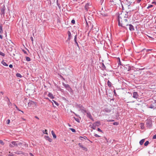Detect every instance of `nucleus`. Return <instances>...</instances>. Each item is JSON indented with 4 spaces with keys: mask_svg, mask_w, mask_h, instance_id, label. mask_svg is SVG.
Returning <instances> with one entry per match:
<instances>
[{
    "mask_svg": "<svg viewBox=\"0 0 156 156\" xmlns=\"http://www.w3.org/2000/svg\"><path fill=\"white\" fill-rule=\"evenodd\" d=\"M117 20L119 26L123 27L125 29H126V26H127L128 25L127 19L124 18V19H122V17L120 16H119Z\"/></svg>",
    "mask_w": 156,
    "mask_h": 156,
    "instance_id": "f257e3e1",
    "label": "nucleus"
},
{
    "mask_svg": "<svg viewBox=\"0 0 156 156\" xmlns=\"http://www.w3.org/2000/svg\"><path fill=\"white\" fill-rule=\"evenodd\" d=\"M86 28L87 30H88L90 27L91 30L93 28V25L90 22H89L88 23L87 21H86Z\"/></svg>",
    "mask_w": 156,
    "mask_h": 156,
    "instance_id": "f03ea898",
    "label": "nucleus"
},
{
    "mask_svg": "<svg viewBox=\"0 0 156 156\" xmlns=\"http://www.w3.org/2000/svg\"><path fill=\"white\" fill-rule=\"evenodd\" d=\"M146 124L147 127L149 128H151L152 126V121L150 119L147 120Z\"/></svg>",
    "mask_w": 156,
    "mask_h": 156,
    "instance_id": "7ed1b4c3",
    "label": "nucleus"
},
{
    "mask_svg": "<svg viewBox=\"0 0 156 156\" xmlns=\"http://www.w3.org/2000/svg\"><path fill=\"white\" fill-rule=\"evenodd\" d=\"M149 108L154 109L156 108V100L150 105Z\"/></svg>",
    "mask_w": 156,
    "mask_h": 156,
    "instance_id": "20e7f679",
    "label": "nucleus"
},
{
    "mask_svg": "<svg viewBox=\"0 0 156 156\" xmlns=\"http://www.w3.org/2000/svg\"><path fill=\"white\" fill-rule=\"evenodd\" d=\"M18 144L16 141H12L9 144V146L10 147H13L15 146H17Z\"/></svg>",
    "mask_w": 156,
    "mask_h": 156,
    "instance_id": "39448f33",
    "label": "nucleus"
},
{
    "mask_svg": "<svg viewBox=\"0 0 156 156\" xmlns=\"http://www.w3.org/2000/svg\"><path fill=\"white\" fill-rule=\"evenodd\" d=\"M138 93L136 92H134L133 93V97L137 99L138 97Z\"/></svg>",
    "mask_w": 156,
    "mask_h": 156,
    "instance_id": "423d86ee",
    "label": "nucleus"
},
{
    "mask_svg": "<svg viewBox=\"0 0 156 156\" xmlns=\"http://www.w3.org/2000/svg\"><path fill=\"white\" fill-rule=\"evenodd\" d=\"M128 26H129V29L130 30L132 31L134 30V27L132 24H128Z\"/></svg>",
    "mask_w": 156,
    "mask_h": 156,
    "instance_id": "0eeeda50",
    "label": "nucleus"
},
{
    "mask_svg": "<svg viewBox=\"0 0 156 156\" xmlns=\"http://www.w3.org/2000/svg\"><path fill=\"white\" fill-rule=\"evenodd\" d=\"M87 113V117L89 118L90 119H92V120L93 118L90 113V112H87V113Z\"/></svg>",
    "mask_w": 156,
    "mask_h": 156,
    "instance_id": "6e6552de",
    "label": "nucleus"
},
{
    "mask_svg": "<svg viewBox=\"0 0 156 156\" xmlns=\"http://www.w3.org/2000/svg\"><path fill=\"white\" fill-rule=\"evenodd\" d=\"M80 110L83 114H84L87 113V111L85 110V108L84 107L80 109Z\"/></svg>",
    "mask_w": 156,
    "mask_h": 156,
    "instance_id": "1a4fd4ad",
    "label": "nucleus"
},
{
    "mask_svg": "<svg viewBox=\"0 0 156 156\" xmlns=\"http://www.w3.org/2000/svg\"><path fill=\"white\" fill-rule=\"evenodd\" d=\"M46 140H48L49 142H51L52 141V140L48 136H44Z\"/></svg>",
    "mask_w": 156,
    "mask_h": 156,
    "instance_id": "9d476101",
    "label": "nucleus"
},
{
    "mask_svg": "<svg viewBox=\"0 0 156 156\" xmlns=\"http://www.w3.org/2000/svg\"><path fill=\"white\" fill-rule=\"evenodd\" d=\"M48 96L51 99H53L54 98V97L51 93H49L48 95Z\"/></svg>",
    "mask_w": 156,
    "mask_h": 156,
    "instance_id": "9b49d317",
    "label": "nucleus"
},
{
    "mask_svg": "<svg viewBox=\"0 0 156 156\" xmlns=\"http://www.w3.org/2000/svg\"><path fill=\"white\" fill-rule=\"evenodd\" d=\"M103 111L109 113L111 112V110L110 109H108V108H105Z\"/></svg>",
    "mask_w": 156,
    "mask_h": 156,
    "instance_id": "f8f14e48",
    "label": "nucleus"
},
{
    "mask_svg": "<svg viewBox=\"0 0 156 156\" xmlns=\"http://www.w3.org/2000/svg\"><path fill=\"white\" fill-rule=\"evenodd\" d=\"M128 12H126L125 15L124 16V18L126 19L127 18H129V15L128 14Z\"/></svg>",
    "mask_w": 156,
    "mask_h": 156,
    "instance_id": "ddd939ff",
    "label": "nucleus"
},
{
    "mask_svg": "<svg viewBox=\"0 0 156 156\" xmlns=\"http://www.w3.org/2000/svg\"><path fill=\"white\" fill-rule=\"evenodd\" d=\"M1 12L2 14L4 15L5 14V7H2L1 8Z\"/></svg>",
    "mask_w": 156,
    "mask_h": 156,
    "instance_id": "4468645a",
    "label": "nucleus"
},
{
    "mask_svg": "<svg viewBox=\"0 0 156 156\" xmlns=\"http://www.w3.org/2000/svg\"><path fill=\"white\" fill-rule=\"evenodd\" d=\"M62 85L65 87L66 89L70 87V86L69 84H66L63 83H62Z\"/></svg>",
    "mask_w": 156,
    "mask_h": 156,
    "instance_id": "2eb2a0df",
    "label": "nucleus"
},
{
    "mask_svg": "<svg viewBox=\"0 0 156 156\" xmlns=\"http://www.w3.org/2000/svg\"><path fill=\"white\" fill-rule=\"evenodd\" d=\"M62 85L65 87L66 89L70 87V86L69 84H66L63 83H62Z\"/></svg>",
    "mask_w": 156,
    "mask_h": 156,
    "instance_id": "dca6fc26",
    "label": "nucleus"
},
{
    "mask_svg": "<svg viewBox=\"0 0 156 156\" xmlns=\"http://www.w3.org/2000/svg\"><path fill=\"white\" fill-rule=\"evenodd\" d=\"M66 90L71 93H73V90L70 87H69V88L67 89Z\"/></svg>",
    "mask_w": 156,
    "mask_h": 156,
    "instance_id": "f3484780",
    "label": "nucleus"
},
{
    "mask_svg": "<svg viewBox=\"0 0 156 156\" xmlns=\"http://www.w3.org/2000/svg\"><path fill=\"white\" fill-rule=\"evenodd\" d=\"M51 134L52 135L53 137L54 138H56V135L55 134L54 131L53 130H52L51 132Z\"/></svg>",
    "mask_w": 156,
    "mask_h": 156,
    "instance_id": "a211bd4d",
    "label": "nucleus"
},
{
    "mask_svg": "<svg viewBox=\"0 0 156 156\" xmlns=\"http://www.w3.org/2000/svg\"><path fill=\"white\" fill-rule=\"evenodd\" d=\"M125 68L126 69H127L128 71H129L131 70V66L129 65H127L126 67Z\"/></svg>",
    "mask_w": 156,
    "mask_h": 156,
    "instance_id": "6ab92c4d",
    "label": "nucleus"
},
{
    "mask_svg": "<svg viewBox=\"0 0 156 156\" xmlns=\"http://www.w3.org/2000/svg\"><path fill=\"white\" fill-rule=\"evenodd\" d=\"M144 139H142V140H140L139 142L140 144V145H142L143 144L144 142Z\"/></svg>",
    "mask_w": 156,
    "mask_h": 156,
    "instance_id": "aec40b11",
    "label": "nucleus"
},
{
    "mask_svg": "<svg viewBox=\"0 0 156 156\" xmlns=\"http://www.w3.org/2000/svg\"><path fill=\"white\" fill-rule=\"evenodd\" d=\"M107 84L109 87H112V83L109 80H108Z\"/></svg>",
    "mask_w": 156,
    "mask_h": 156,
    "instance_id": "412c9836",
    "label": "nucleus"
},
{
    "mask_svg": "<svg viewBox=\"0 0 156 156\" xmlns=\"http://www.w3.org/2000/svg\"><path fill=\"white\" fill-rule=\"evenodd\" d=\"M3 33V30L2 29V25L0 26V33L1 34Z\"/></svg>",
    "mask_w": 156,
    "mask_h": 156,
    "instance_id": "4be33fe9",
    "label": "nucleus"
},
{
    "mask_svg": "<svg viewBox=\"0 0 156 156\" xmlns=\"http://www.w3.org/2000/svg\"><path fill=\"white\" fill-rule=\"evenodd\" d=\"M2 63L4 66H8V65L5 62H4V61L3 60L2 61Z\"/></svg>",
    "mask_w": 156,
    "mask_h": 156,
    "instance_id": "5701e85b",
    "label": "nucleus"
},
{
    "mask_svg": "<svg viewBox=\"0 0 156 156\" xmlns=\"http://www.w3.org/2000/svg\"><path fill=\"white\" fill-rule=\"evenodd\" d=\"M80 147L82 148H83V150H85V151H87V148L85 147H84L83 145H82V146H81Z\"/></svg>",
    "mask_w": 156,
    "mask_h": 156,
    "instance_id": "b1692460",
    "label": "nucleus"
},
{
    "mask_svg": "<svg viewBox=\"0 0 156 156\" xmlns=\"http://www.w3.org/2000/svg\"><path fill=\"white\" fill-rule=\"evenodd\" d=\"M81 138H83V139H85V140H86V139L87 138V137L86 136H84V137H82V136H80L79 137V139L81 140H83V139H81Z\"/></svg>",
    "mask_w": 156,
    "mask_h": 156,
    "instance_id": "393cba45",
    "label": "nucleus"
},
{
    "mask_svg": "<svg viewBox=\"0 0 156 156\" xmlns=\"http://www.w3.org/2000/svg\"><path fill=\"white\" fill-rule=\"evenodd\" d=\"M67 34L68 35V37H71V34L70 32L69 31H68Z\"/></svg>",
    "mask_w": 156,
    "mask_h": 156,
    "instance_id": "a878e982",
    "label": "nucleus"
},
{
    "mask_svg": "<svg viewBox=\"0 0 156 156\" xmlns=\"http://www.w3.org/2000/svg\"><path fill=\"white\" fill-rule=\"evenodd\" d=\"M16 76L18 77L21 78L22 77V75L19 73H17L16 74Z\"/></svg>",
    "mask_w": 156,
    "mask_h": 156,
    "instance_id": "bb28decb",
    "label": "nucleus"
},
{
    "mask_svg": "<svg viewBox=\"0 0 156 156\" xmlns=\"http://www.w3.org/2000/svg\"><path fill=\"white\" fill-rule=\"evenodd\" d=\"M149 144V142L148 141H146L144 144L145 146H147Z\"/></svg>",
    "mask_w": 156,
    "mask_h": 156,
    "instance_id": "cd10ccee",
    "label": "nucleus"
},
{
    "mask_svg": "<svg viewBox=\"0 0 156 156\" xmlns=\"http://www.w3.org/2000/svg\"><path fill=\"white\" fill-rule=\"evenodd\" d=\"M141 128L142 129H144V124L143 123H141L140 125Z\"/></svg>",
    "mask_w": 156,
    "mask_h": 156,
    "instance_id": "c85d7f7f",
    "label": "nucleus"
},
{
    "mask_svg": "<svg viewBox=\"0 0 156 156\" xmlns=\"http://www.w3.org/2000/svg\"><path fill=\"white\" fill-rule=\"evenodd\" d=\"M26 60L28 62H29L30 61V58L28 57H26Z\"/></svg>",
    "mask_w": 156,
    "mask_h": 156,
    "instance_id": "c756f323",
    "label": "nucleus"
},
{
    "mask_svg": "<svg viewBox=\"0 0 156 156\" xmlns=\"http://www.w3.org/2000/svg\"><path fill=\"white\" fill-rule=\"evenodd\" d=\"M0 55L3 56H5V54L1 51H0Z\"/></svg>",
    "mask_w": 156,
    "mask_h": 156,
    "instance_id": "7c9ffc66",
    "label": "nucleus"
},
{
    "mask_svg": "<svg viewBox=\"0 0 156 156\" xmlns=\"http://www.w3.org/2000/svg\"><path fill=\"white\" fill-rule=\"evenodd\" d=\"M53 101V102H54V103L55 104V105H56L57 106H58L59 105V104H58V103L56 102L54 100H52Z\"/></svg>",
    "mask_w": 156,
    "mask_h": 156,
    "instance_id": "2f4dec72",
    "label": "nucleus"
},
{
    "mask_svg": "<svg viewBox=\"0 0 156 156\" xmlns=\"http://www.w3.org/2000/svg\"><path fill=\"white\" fill-rule=\"evenodd\" d=\"M70 129L73 132L75 133L76 132L75 129H74L71 128Z\"/></svg>",
    "mask_w": 156,
    "mask_h": 156,
    "instance_id": "473e14b6",
    "label": "nucleus"
},
{
    "mask_svg": "<svg viewBox=\"0 0 156 156\" xmlns=\"http://www.w3.org/2000/svg\"><path fill=\"white\" fill-rule=\"evenodd\" d=\"M119 123L118 122H114L113 123V125H114L117 126L119 125Z\"/></svg>",
    "mask_w": 156,
    "mask_h": 156,
    "instance_id": "72a5a7b5",
    "label": "nucleus"
},
{
    "mask_svg": "<svg viewBox=\"0 0 156 156\" xmlns=\"http://www.w3.org/2000/svg\"><path fill=\"white\" fill-rule=\"evenodd\" d=\"M77 35H76L75 36V37H74V41H75V42L77 41Z\"/></svg>",
    "mask_w": 156,
    "mask_h": 156,
    "instance_id": "f704fd0d",
    "label": "nucleus"
},
{
    "mask_svg": "<svg viewBox=\"0 0 156 156\" xmlns=\"http://www.w3.org/2000/svg\"><path fill=\"white\" fill-rule=\"evenodd\" d=\"M153 6V5H149L148 6V7H147V9H149Z\"/></svg>",
    "mask_w": 156,
    "mask_h": 156,
    "instance_id": "c9c22d12",
    "label": "nucleus"
},
{
    "mask_svg": "<svg viewBox=\"0 0 156 156\" xmlns=\"http://www.w3.org/2000/svg\"><path fill=\"white\" fill-rule=\"evenodd\" d=\"M74 119H75V120L77 122H80V121H79V119L78 118H76L75 117H74Z\"/></svg>",
    "mask_w": 156,
    "mask_h": 156,
    "instance_id": "e433bc0d",
    "label": "nucleus"
},
{
    "mask_svg": "<svg viewBox=\"0 0 156 156\" xmlns=\"http://www.w3.org/2000/svg\"><path fill=\"white\" fill-rule=\"evenodd\" d=\"M119 62L118 63V64L119 65H121V62L120 61V59H119Z\"/></svg>",
    "mask_w": 156,
    "mask_h": 156,
    "instance_id": "4c0bfd02",
    "label": "nucleus"
},
{
    "mask_svg": "<svg viewBox=\"0 0 156 156\" xmlns=\"http://www.w3.org/2000/svg\"><path fill=\"white\" fill-rule=\"evenodd\" d=\"M0 143L2 145H4V142L2 140H0Z\"/></svg>",
    "mask_w": 156,
    "mask_h": 156,
    "instance_id": "58836bf2",
    "label": "nucleus"
},
{
    "mask_svg": "<svg viewBox=\"0 0 156 156\" xmlns=\"http://www.w3.org/2000/svg\"><path fill=\"white\" fill-rule=\"evenodd\" d=\"M107 121L108 122H114V120H112H112L108 119V120H107Z\"/></svg>",
    "mask_w": 156,
    "mask_h": 156,
    "instance_id": "ea45409f",
    "label": "nucleus"
},
{
    "mask_svg": "<svg viewBox=\"0 0 156 156\" xmlns=\"http://www.w3.org/2000/svg\"><path fill=\"white\" fill-rule=\"evenodd\" d=\"M98 131L101 132H102V131L99 128H98Z\"/></svg>",
    "mask_w": 156,
    "mask_h": 156,
    "instance_id": "a19ab883",
    "label": "nucleus"
},
{
    "mask_svg": "<svg viewBox=\"0 0 156 156\" xmlns=\"http://www.w3.org/2000/svg\"><path fill=\"white\" fill-rule=\"evenodd\" d=\"M94 136H95L96 137H100V136L99 135H98V134H95L94 135Z\"/></svg>",
    "mask_w": 156,
    "mask_h": 156,
    "instance_id": "79ce46f5",
    "label": "nucleus"
},
{
    "mask_svg": "<svg viewBox=\"0 0 156 156\" xmlns=\"http://www.w3.org/2000/svg\"><path fill=\"white\" fill-rule=\"evenodd\" d=\"M43 133L44 134H48V133L47 131V130L46 129H45L44 132H43Z\"/></svg>",
    "mask_w": 156,
    "mask_h": 156,
    "instance_id": "37998d69",
    "label": "nucleus"
},
{
    "mask_svg": "<svg viewBox=\"0 0 156 156\" xmlns=\"http://www.w3.org/2000/svg\"><path fill=\"white\" fill-rule=\"evenodd\" d=\"M102 67L104 69H105V67L104 63H102Z\"/></svg>",
    "mask_w": 156,
    "mask_h": 156,
    "instance_id": "c03bdc74",
    "label": "nucleus"
},
{
    "mask_svg": "<svg viewBox=\"0 0 156 156\" xmlns=\"http://www.w3.org/2000/svg\"><path fill=\"white\" fill-rule=\"evenodd\" d=\"M10 122V120L9 119H8L7 121V124H9Z\"/></svg>",
    "mask_w": 156,
    "mask_h": 156,
    "instance_id": "a18cd8bd",
    "label": "nucleus"
},
{
    "mask_svg": "<svg viewBox=\"0 0 156 156\" xmlns=\"http://www.w3.org/2000/svg\"><path fill=\"white\" fill-rule=\"evenodd\" d=\"M75 42V44H76V46L79 48V44H78L77 42L76 41V42Z\"/></svg>",
    "mask_w": 156,
    "mask_h": 156,
    "instance_id": "49530a36",
    "label": "nucleus"
},
{
    "mask_svg": "<svg viewBox=\"0 0 156 156\" xmlns=\"http://www.w3.org/2000/svg\"><path fill=\"white\" fill-rule=\"evenodd\" d=\"M79 107H80V109L82 108H84V107L82 105H79Z\"/></svg>",
    "mask_w": 156,
    "mask_h": 156,
    "instance_id": "de8ad7c7",
    "label": "nucleus"
},
{
    "mask_svg": "<svg viewBox=\"0 0 156 156\" xmlns=\"http://www.w3.org/2000/svg\"><path fill=\"white\" fill-rule=\"evenodd\" d=\"M153 139H156V134L154 135L153 137Z\"/></svg>",
    "mask_w": 156,
    "mask_h": 156,
    "instance_id": "09e8293b",
    "label": "nucleus"
},
{
    "mask_svg": "<svg viewBox=\"0 0 156 156\" xmlns=\"http://www.w3.org/2000/svg\"><path fill=\"white\" fill-rule=\"evenodd\" d=\"M71 23L73 24H74L75 23V20H72Z\"/></svg>",
    "mask_w": 156,
    "mask_h": 156,
    "instance_id": "8fccbe9b",
    "label": "nucleus"
},
{
    "mask_svg": "<svg viewBox=\"0 0 156 156\" xmlns=\"http://www.w3.org/2000/svg\"><path fill=\"white\" fill-rule=\"evenodd\" d=\"M151 3L152 4H154L155 5H156V1H154L152 2Z\"/></svg>",
    "mask_w": 156,
    "mask_h": 156,
    "instance_id": "3c124183",
    "label": "nucleus"
},
{
    "mask_svg": "<svg viewBox=\"0 0 156 156\" xmlns=\"http://www.w3.org/2000/svg\"><path fill=\"white\" fill-rule=\"evenodd\" d=\"M9 66L10 68H12L13 67V66L12 64H10L9 65Z\"/></svg>",
    "mask_w": 156,
    "mask_h": 156,
    "instance_id": "603ef678",
    "label": "nucleus"
},
{
    "mask_svg": "<svg viewBox=\"0 0 156 156\" xmlns=\"http://www.w3.org/2000/svg\"><path fill=\"white\" fill-rule=\"evenodd\" d=\"M91 128L94 129H95V127L93 125V126H92Z\"/></svg>",
    "mask_w": 156,
    "mask_h": 156,
    "instance_id": "864d4df0",
    "label": "nucleus"
},
{
    "mask_svg": "<svg viewBox=\"0 0 156 156\" xmlns=\"http://www.w3.org/2000/svg\"><path fill=\"white\" fill-rule=\"evenodd\" d=\"M141 0H136V2L137 3H139L141 1Z\"/></svg>",
    "mask_w": 156,
    "mask_h": 156,
    "instance_id": "5fc2aeb1",
    "label": "nucleus"
},
{
    "mask_svg": "<svg viewBox=\"0 0 156 156\" xmlns=\"http://www.w3.org/2000/svg\"><path fill=\"white\" fill-rule=\"evenodd\" d=\"M57 5L58 6L59 8H60V4L58 3H57Z\"/></svg>",
    "mask_w": 156,
    "mask_h": 156,
    "instance_id": "6e6d98bb",
    "label": "nucleus"
},
{
    "mask_svg": "<svg viewBox=\"0 0 156 156\" xmlns=\"http://www.w3.org/2000/svg\"><path fill=\"white\" fill-rule=\"evenodd\" d=\"M15 153L16 154H21V152H19V153L18 152H15Z\"/></svg>",
    "mask_w": 156,
    "mask_h": 156,
    "instance_id": "4d7b16f0",
    "label": "nucleus"
},
{
    "mask_svg": "<svg viewBox=\"0 0 156 156\" xmlns=\"http://www.w3.org/2000/svg\"><path fill=\"white\" fill-rule=\"evenodd\" d=\"M151 50H152V49H147L146 50V52H148L149 51H151Z\"/></svg>",
    "mask_w": 156,
    "mask_h": 156,
    "instance_id": "13d9d810",
    "label": "nucleus"
},
{
    "mask_svg": "<svg viewBox=\"0 0 156 156\" xmlns=\"http://www.w3.org/2000/svg\"><path fill=\"white\" fill-rule=\"evenodd\" d=\"M78 145L79 146V147H81V146H82V144H81V143H79L78 144Z\"/></svg>",
    "mask_w": 156,
    "mask_h": 156,
    "instance_id": "bf43d9fd",
    "label": "nucleus"
},
{
    "mask_svg": "<svg viewBox=\"0 0 156 156\" xmlns=\"http://www.w3.org/2000/svg\"><path fill=\"white\" fill-rule=\"evenodd\" d=\"M0 38L1 39L3 38V36L1 34L0 35Z\"/></svg>",
    "mask_w": 156,
    "mask_h": 156,
    "instance_id": "052dcab7",
    "label": "nucleus"
},
{
    "mask_svg": "<svg viewBox=\"0 0 156 156\" xmlns=\"http://www.w3.org/2000/svg\"><path fill=\"white\" fill-rule=\"evenodd\" d=\"M71 38V37H68V39H67V40H69V41L70 40Z\"/></svg>",
    "mask_w": 156,
    "mask_h": 156,
    "instance_id": "680f3d73",
    "label": "nucleus"
},
{
    "mask_svg": "<svg viewBox=\"0 0 156 156\" xmlns=\"http://www.w3.org/2000/svg\"><path fill=\"white\" fill-rule=\"evenodd\" d=\"M35 118H36V119H39V118H38V117L37 116H35Z\"/></svg>",
    "mask_w": 156,
    "mask_h": 156,
    "instance_id": "e2e57ef3",
    "label": "nucleus"
},
{
    "mask_svg": "<svg viewBox=\"0 0 156 156\" xmlns=\"http://www.w3.org/2000/svg\"><path fill=\"white\" fill-rule=\"evenodd\" d=\"M17 110H18V111H21V112H22V113H23V111H22L21 110H20L19 109H17Z\"/></svg>",
    "mask_w": 156,
    "mask_h": 156,
    "instance_id": "0e129e2a",
    "label": "nucleus"
},
{
    "mask_svg": "<svg viewBox=\"0 0 156 156\" xmlns=\"http://www.w3.org/2000/svg\"><path fill=\"white\" fill-rule=\"evenodd\" d=\"M17 110H18V111H21V112H22V113H23V111H22L21 110H20L19 109H17Z\"/></svg>",
    "mask_w": 156,
    "mask_h": 156,
    "instance_id": "69168bd1",
    "label": "nucleus"
},
{
    "mask_svg": "<svg viewBox=\"0 0 156 156\" xmlns=\"http://www.w3.org/2000/svg\"><path fill=\"white\" fill-rule=\"evenodd\" d=\"M31 38L32 41H33V38L32 37H31Z\"/></svg>",
    "mask_w": 156,
    "mask_h": 156,
    "instance_id": "338daca9",
    "label": "nucleus"
},
{
    "mask_svg": "<svg viewBox=\"0 0 156 156\" xmlns=\"http://www.w3.org/2000/svg\"><path fill=\"white\" fill-rule=\"evenodd\" d=\"M0 93H1V94H3V92H2V91H1V92H0Z\"/></svg>",
    "mask_w": 156,
    "mask_h": 156,
    "instance_id": "774afa93",
    "label": "nucleus"
}]
</instances>
